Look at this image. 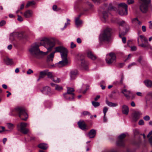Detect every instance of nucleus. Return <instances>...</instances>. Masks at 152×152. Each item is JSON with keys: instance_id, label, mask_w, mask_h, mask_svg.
<instances>
[{"instance_id": "1", "label": "nucleus", "mask_w": 152, "mask_h": 152, "mask_svg": "<svg viewBox=\"0 0 152 152\" xmlns=\"http://www.w3.org/2000/svg\"><path fill=\"white\" fill-rule=\"evenodd\" d=\"M40 41L39 44V45L43 46L47 49V51L44 52L39 50V58L41 55L45 56L48 53L51 51L56 45L57 40L54 38L43 37L40 39Z\"/></svg>"}, {"instance_id": "2", "label": "nucleus", "mask_w": 152, "mask_h": 152, "mask_svg": "<svg viewBox=\"0 0 152 152\" xmlns=\"http://www.w3.org/2000/svg\"><path fill=\"white\" fill-rule=\"evenodd\" d=\"M55 53L59 52L61 53L62 60L56 64V66L60 67L66 65L68 63L67 59L68 51L67 49L63 47L60 46L55 48Z\"/></svg>"}, {"instance_id": "3", "label": "nucleus", "mask_w": 152, "mask_h": 152, "mask_svg": "<svg viewBox=\"0 0 152 152\" xmlns=\"http://www.w3.org/2000/svg\"><path fill=\"white\" fill-rule=\"evenodd\" d=\"M18 114L20 118L23 120L26 121L28 118V115L22 108L17 107L12 110L9 113L11 115H16Z\"/></svg>"}, {"instance_id": "4", "label": "nucleus", "mask_w": 152, "mask_h": 152, "mask_svg": "<svg viewBox=\"0 0 152 152\" xmlns=\"http://www.w3.org/2000/svg\"><path fill=\"white\" fill-rule=\"evenodd\" d=\"M138 45L146 49H152L151 46L148 43L147 39L143 35H140L137 38Z\"/></svg>"}, {"instance_id": "5", "label": "nucleus", "mask_w": 152, "mask_h": 152, "mask_svg": "<svg viewBox=\"0 0 152 152\" xmlns=\"http://www.w3.org/2000/svg\"><path fill=\"white\" fill-rule=\"evenodd\" d=\"M111 29L108 28H106L100 35L99 40L101 41L109 42L111 39Z\"/></svg>"}, {"instance_id": "6", "label": "nucleus", "mask_w": 152, "mask_h": 152, "mask_svg": "<svg viewBox=\"0 0 152 152\" xmlns=\"http://www.w3.org/2000/svg\"><path fill=\"white\" fill-rule=\"evenodd\" d=\"M30 54L33 57L38 58V43L35 42L32 44L28 49Z\"/></svg>"}, {"instance_id": "7", "label": "nucleus", "mask_w": 152, "mask_h": 152, "mask_svg": "<svg viewBox=\"0 0 152 152\" xmlns=\"http://www.w3.org/2000/svg\"><path fill=\"white\" fill-rule=\"evenodd\" d=\"M29 125V124L26 123H20L17 125L18 129L21 133L26 134L29 132V129L26 128V127H28Z\"/></svg>"}, {"instance_id": "8", "label": "nucleus", "mask_w": 152, "mask_h": 152, "mask_svg": "<svg viewBox=\"0 0 152 152\" xmlns=\"http://www.w3.org/2000/svg\"><path fill=\"white\" fill-rule=\"evenodd\" d=\"M142 3L140 6L141 11L143 13L147 12L148 10V4L151 2V0H141Z\"/></svg>"}, {"instance_id": "9", "label": "nucleus", "mask_w": 152, "mask_h": 152, "mask_svg": "<svg viewBox=\"0 0 152 152\" xmlns=\"http://www.w3.org/2000/svg\"><path fill=\"white\" fill-rule=\"evenodd\" d=\"M116 58V57L115 54L113 53H111L106 55L105 60L106 63L110 64L115 62Z\"/></svg>"}, {"instance_id": "10", "label": "nucleus", "mask_w": 152, "mask_h": 152, "mask_svg": "<svg viewBox=\"0 0 152 152\" xmlns=\"http://www.w3.org/2000/svg\"><path fill=\"white\" fill-rule=\"evenodd\" d=\"M40 91L42 93L49 96H51L54 94L53 91H52L51 88L48 86L43 87L40 89Z\"/></svg>"}, {"instance_id": "11", "label": "nucleus", "mask_w": 152, "mask_h": 152, "mask_svg": "<svg viewBox=\"0 0 152 152\" xmlns=\"http://www.w3.org/2000/svg\"><path fill=\"white\" fill-rule=\"evenodd\" d=\"M126 98L128 99H133L135 97V94L131 91L125 89L121 91Z\"/></svg>"}, {"instance_id": "12", "label": "nucleus", "mask_w": 152, "mask_h": 152, "mask_svg": "<svg viewBox=\"0 0 152 152\" xmlns=\"http://www.w3.org/2000/svg\"><path fill=\"white\" fill-rule=\"evenodd\" d=\"M126 135L124 133L122 134L118 137V140L116 142L117 145L118 146H124V139L126 137Z\"/></svg>"}, {"instance_id": "13", "label": "nucleus", "mask_w": 152, "mask_h": 152, "mask_svg": "<svg viewBox=\"0 0 152 152\" xmlns=\"http://www.w3.org/2000/svg\"><path fill=\"white\" fill-rule=\"evenodd\" d=\"M79 127L82 130H87L88 128L84 121L83 120H80L77 123Z\"/></svg>"}, {"instance_id": "14", "label": "nucleus", "mask_w": 152, "mask_h": 152, "mask_svg": "<svg viewBox=\"0 0 152 152\" xmlns=\"http://www.w3.org/2000/svg\"><path fill=\"white\" fill-rule=\"evenodd\" d=\"M78 71L77 70H72L70 73V77L71 80H75L78 75Z\"/></svg>"}, {"instance_id": "15", "label": "nucleus", "mask_w": 152, "mask_h": 152, "mask_svg": "<svg viewBox=\"0 0 152 152\" xmlns=\"http://www.w3.org/2000/svg\"><path fill=\"white\" fill-rule=\"evenodd\" d=\"M122 111L123 114L126 115H128L129 111L128 107L125 104L123 105L122 107Z\"/></svg>"}, {"instance_id": "16", "label": "nucleus", "mask_w": 152, "mask_h": 152, "mask_svg": "<svg viewBox=\"0 0 152 152\" xmlns=\"http://www.w3.org/2000/svg\"><path fill=\"white\" fill-rule=\"evenodd\" d=\"M96 134V131L94 129H92L90 131L87 135L90 138H93L95 137Z\"/></svg>"}, {"instance_id": "17", "label": "nucleus", "mask_w": 152, "mask_h": 152, "mask_svg": "<svg viewBox=\"0 0 152 152\" xmlns=\"http://www.w3.org/2000/svg\"><path fill=\"white\" fill-rule=\"evenodd\" d=\"M52 102L49 100H45L43 103V104L45 108H50L52 105Z\"/></svg>"}, {"instance_id": "18", "label": "nucleus", "mask_w": 152, "mask_h": 152, "mask_svg": "<svg viewBox=\"0 0 152 152\" xmlns=\"http://www.w3.org/2000/svg\"><path fill=\"white\" fill-rule=\"evenodd\" d=\"M56 53L55 51L51 52L48 55L47 57V61H52L54 57V54Z\"/></svg>"}, {"instance_id": "19", "label": "nucleus", "mask_w": 152, "mask_h": 152, "mask_svg": "<svg viewBox=\"0 0 152 152\" xmlns=\"http://www.w3.org/2000/svg\"><path fill=\"white\" fill-rule=\"evenodd\" d=\"M87 54L88 57L93 60H95L96 58V56L91 51H88Z\"/></svg>"}, {"instance_id": "20", "label": "nucleus", "mask_w": 152, "mask_h": 152, "mask_svg": "<svg viewBox=\"0 0 152 152\" xmlns=\"http://www.w3.org/2000/svg\"><path fill=\"white\" fill-rule=\"evenodd\" d=\"M142 114V113L139 111L134 112L133 114V118L134 121H137Z\"/></svg>"}, {"instance_id": "21", "label": "nucleus", "mask_w": 152, "mask_h": 152, "mask_svg": "<svg viewBox=\"0 0 152 152\" xmlns=\"http://www.w3.org/2000/svg\"><path fill=\"white\" fill-rule=\"evenodd\" d=\"M118 13L121 15H127V9H118Z\"/></svg>"}, {"instance_id": "22", "label": "nucleus", "mask_w": 152, "mask_h": 152, "mask_svg": "<svg viewBox=\"0 0 152 152\" xmlns=\"http://www.w3.org/2000/svg\"><path fill=\"white\" fill-rule=\"evenodd\" d=\"M4 63L7 65H12L13 64V62L12 59H11L8 57H6L4 59Z\"/></svg>"}, {"instance_id": "23", "label": "nucleus", "mask_w": 152, "mask_h": 152, "mask_svg": "<svg viewBox=\"0 0 152 152\" xmlns=\"http://www.w3.org/2000/svg\"><path fill=\"white\" fill-rule=\"evenodd\" d=\"M145 85L148 87H152V81L149 80H146L144 81Z\"/></svg>"}, {"instance_id": "24", "label": "nucleus", "mask_w": 152, "mask_h": 152, "mask_svg": "<svg viewBox=\"0 0 152 152\" xmlns=\"http://www.w3.org/2000/svg\"><path fill=\"white\" fill-rule=\"evenodd\" d=\"M67 93L71 94L72 96V98L74 99L75 95L73 92L74 91V89L72 88L68 87L67 88Z\"/></svg>"}, {"instance_id": "25", "label": "nucleus", "mask_w": 152, "mask_h": 152, "mask_svg": "<svg viewBox=\"0 0 152 152\" xmlns=\"http://www.w3.org/2000/svg\"><path fill=\"white\" fill-rule=\"evenodd\" d=\"M32 12L31 11L28 10L24 12V16L26 18H28L32 16Z\"/></svg>"}, {"instance_id": "26", "label": "nucleus", "mask_w": 152, "mask_h": 152, "mask_svg": "<svg viewBox=\"0 0 152 152\" xmlns=\"http://www.w3.org/2000/svg\"><path fill=\"white\" fill-rule=\"evenodd\" d=\"M118 6L119 9H127V5L124 3H121L118 4Z\"/></svg>"}, {"instance_id": "27", "label": "nucleus", "mask_w": 152, "mask_h": 152, "mask_svg": "<svg viewBox=\"0 0 152 152\" xmlns=\"http://www.w3.org/2000/svg\"><path fill=\"white\" fill-rule=\"evenodd\" d=\"M108 14L107 12L104 11L103 13V17L102 18V20L104 22H106L107 20Z\"/></svg>"}, {"instance_id": "28", "label": "nucleus", "mask_w": 152, "mask_h": 152, "mask_svg": "<svg viewBox=\"0 0 152 152\" xmlns=\"http://www.w3.org/2000/svg\"><path fill=\"white\" fill-rule=\"evenodd\" d=\"M48 147L47 144L45 143H41L39 144V148L43 150H46Z\"/></svg>"}, {"instance_id": "29", "label": "nucleus", "mask_w": 152, "mask_h": 152, "mask_svg": "<svg viewBox=\"0 0 152 152\" xmlns=\"http://www.w3.org/2000/svg\"><path fill=\"white\" fill-rule=\"evenodd\" d=\"M106 104L109 106L111 107H114L118 106V104L117 103H113L109 101L107 99L106 100Z\"/></svg>"}, {"instance_id": "30", "label": "nucleus", "mask_w": 152, "mask_h": 152, "mask_svg": "<svg viewBox=\"0 0 152 152\" xmlns=\"http://www.w3.org/2000/svg\"><path fill=\"white\" fill-rule=\"evenodd\" d=\"M81 66L83 68L86 70H87L88 69L87 64L86 62L84 60H82L81 61Z\"/></svg>"}, {"instance_id": "31", "label": "nucleus", "mask_w": 152, "mask_h": 152, "mask_svg": "<svg viewBox=\"0 0 152 152\" xmlns=\"http://www.w3.org/2000/svg\"><path fill=\"white\" fill-rule=\"evenodd\" d=\"M124 79V76L122 74L121 75V79L120 81H115L113 83L116 85H122L123 84V82Z\"/></svg>"}, {"instance_id": "32", "label": "nucleus", "mask_w": 152, "mask_h": 152, "mask_svg": "<svg viewBox=\"0 0 152 152\" xmlns=\"http://www.w3.org/2000/svg\"><path fill=\"white\" fill-rule=\"evenodd\" d=\"M64 97L66 99L72 100L74 99L72 98V96L71 94L67 93L64 94Z\"/></svg>"}, {"instance_id": "33", "label": "nucleus", "mask_w": 152, "mask_h": 152, "mask_svg": "<svg viewBox=\"0 0 152 152\" xmlns=\"http://www.w3.org/2000/svg\"><path fill=\"white\" fill-rule=\"evenodd\" d=\"M15 35L19 39H21L24 37V34L23 33L15 32Z\"/></svg>"}, {"instance_id": "34", "label": "nucleus", "mask_w": 152, "mask_h": 152, "mask_svg": "<svg viewBox=\"0 0 152 152\" xmlns=\"http://www.w3.org/2000/svg\"><path fill=\"white\" fill-rule=\"evenodd\" d=\"M48 69H46L40 72L39 78H43L46 75L47 73L48 72Z\"/></svg>"}, {"instance_id": "35", "label": "nucleus", "mask_w": 152, "mask_h": 152, "mask_svg": "<svg viewBox=\"0 0 152 152\" xmlns=\"http://www.w3.org/2000/svg\"><path fill=\"white\" fill-rule=\"evenodd\" d=\"M7 126L9 130H6V131H11L13 129L14 127V125L13 124L10 123L7 124Z\"/></svg>"}, {"instance_id": "36", "label": "nucleus", "mask_w": 152, "mask_h": 152, "mask_svg": "<svg viewBox=\"0 0 152 152\" xmlns=\"http://www.w3.org/2000/svg\"><path fill=\"white\" fill-rule=\"evenodd\" d=\"M80 16V15H79V16L77 17L75 19V24L77 26H79L82 23V21L79 20Z\"/></svg>"}, {"instance_id": "37", "label": "nucleus", "mask_w": 152, "mask_h": 152, "mask_svg": "<svg viewBox=\"0 0 152 152\" xmlns=\"http://www.w3.org/2000/svg\"><path fill=\"white\" fill-rule=\"evenodd\" d=\"M35 4V2L34 1H28L27 3L26 7V8L29 6H32Z\"/></svg>"}, {"instance_id": "38", "label": "nucleus", "mask_w": 152, "mask_h": 152, "mask_svg": "<svg viewBox=\"0 0 152 152\" xmlns=\"http://www.w3.org/2000/svg\"><path fill=\"white\" fill-rule=\"evenodd\" d=\"M15 34V32L11 33L10 35V40L11 42H13L15 40V37L16 36Z\"/></svg>"}, {"instance_id": "39", "label": "nucleus", "mask_w": 152, "mask_h": 152, "mask_svg": "<svg viewBox=\"0 0 152 152\" xmlns=\"http://www.w3.org/2000/svg\"><path fill=\"white\" fill-rule=\"evenodd\" d=\"M63 87L59 85H57L56 86V87H55V90L58 91H60L61 90H63Z\"/></svg>"}, {"instance_id": "40", "label": "nucleus", "mask_w": 152, "mask_h": 152, "mask_svg": "<svg viewBox=\"0 0 152 152\" xmlns=\"http://www.w3.org/2000/svg\"><path fill=\"white\" fill-rule=\"evenodd\" d=\"M52 80L53 82L56 83H59L61 81L60 79L58 77H53Z\"/></svg>"}, {"instance_id": "41", "label": "nucleus", "mask_w": 152, "mask_h": 152, "mask_svg": "<svg viewBox=\"0 0 152 152\" xmlns=\"http://www.w3.org/2000/svg\"><path fill=\"white\" fill-rule=\"evenodd\" d=\"M48 76V77L50 78L52 80L53 78V74L52 72H49L48 70V72L47 74V75Z\"/></svg>"}, {"instance_id": "42", "label": "nucleus", "mask_w": 152, "mask_h": 152, "mask_svg": "<svg viewBox=\"0 0 152 152\" xmlns=\"http://www.w3.org/2000/svg\"><path fill=\"white\" fill-rule=\"evenodd\" d=\"M132 22L136 23H138V25H141L142 24V23L137 18H135L133 19L132 20Z\"/></svg>"}, {"instance_id": "43", "label": "nucleus", "mask_w": 152, "mask_h": 152, "mask_svg": "<svg viewBox=\"0 0 152 152\" xmlns=\"http://www.w3.org/2000/svg\"><path fill=\"white\" fill-rule=\"evenodd\" d=\"M92 104L95 107L99 106L100 105L99 102L94 101H92Z\"/></svg>"}, {"instance_id": "44", "label": "nucleus", "mask_w": 152, "mask_h": 152, "mask_svg": "<svg viewBox=\"0 0 152 152\" xmlns=\"http://www.w3.org/2000/svg\"><path fill=\"white\" fill-rule=\"evenodd\" d=\"M35 140V137L34 136L32 135L31 136H29L28 139L27 140L28 141H34Z\"/></svg>"}, {"instance_id": "45", "label": "nucleus", "mask_w": 152, "mask_h": 152, "mask_svg": "<svg viewBox=\"0 0 152 152\" xmlns=\"http://www.w3.org/2000/svg\"><path fill=\"white\" fill-rule=\"evenodd\" d=\"M108 110V108L107 107H104L103 109V112L104 116L106 115V113Z\"/></svg>"}, {"instance_id": "46", "label": "nucleus", "mask_w": 152, "mask_h": 152, "mask_svg": "<svg viewBox=\"0 0 152 152\" xmlns=\"http://www.w3.org/2000/svg\"><path fill=\"white\" fill-rule=\"evenodd\" d=\"M53 9L54 11H58L60 10L59 9L57 8V7L56 5H54L53 7Z\"/></svg>"}, {"instance_id": "47", "label": "nucleus", "mask_w": 152, "mask_h": 152, "mask_svg": "<svg viewBox=\"0 0 152 152\" xmlns=\"http://www.w3.org/2000/svg\"><path fill=\"white\" fill-rule=\"evenodd\" d=\"M6 24V21L4 20H2L0 22V26H2Z\"/></svg>"}, {"instance_id": "48", "label": "nucleus", "mask_w": 152, "mask_h": 152, "mask_svg": "<svg viewBox=\"0 0 152 152\" xmlns=\"http://www.w3.org/2000/svg\"><path fill=\"white\" fill-rule=\"evenodd\" d=\"M128 29L127 28H126V31L125 32H121V33H120L119 34V37H121V35H125L126 33V32L128 31Z\"/></svg>"}, {"instance_id": "49", "label": "nucleus", "mask_w": 152, "mask_h": 152, "mask_svg": "<svg viewBox=\"0 0 152 152\" xmlns=\"http://www.w3.org/2000/svg\"><path fill=\"white\" fill-rule=\"evenodd\" d=\"M33 72L32 70L31 69H29L26 72V73L28 75H30L31 73H32Z\"/></svg>"}, {"instance_id": "50", "label": "nucleus", "mask_w": 152, "mask_h": 152, "mask_svg": "<svg viewBox=\"0 0 152 152\" xmlns=\"http://www.w3.org/2000/svg\"><path fill=\"white\" fill-rule=\"evenodd\" d=\"M82 114L84 115H91L90 113L88 111H84L82 113Z\"/></svg>"}, {"instance_id": "51", "label": "nucleus", "mask_w": 152, "mask_h": 152, "mask_svg": "<svg viewBox=\"0 0 152 152\" xmlns=\"http://www.w3.org/2000/svg\"><path fill=\"white\" fill-rule=\"evenodd\" d=\"M134 134L135 135H137L139 134V132L138 130L135 129L133 130Z\"/></svg>"}, {"instance_id": "52", "label": "nucleus", "mask_w": 152, "mask_h": 152, "mask_svg": "<svg viewBox=\"0 0 152 152\" xmlns=\"http://www.w3.org/2000/svg\"><path fill=\"white\" fill-rule=\"evenodd\" d=\"M18 20L20 22L22 21H23V19L22 17L19 15H18Z\"/></svg>"}, {"instance_id": "53", "label": "nucleus", "mask_w": 152, "mask_h": 152, "mask_svg": "<svg viewBox=\"0 0 152 152\" xmlns=\"http://www.w3.org/2000/svg\"><path fill=\"white\" fill-rule=\"evenodd\" d=\"M143 119L145 121H148L150 120V117L148 115H146L143 118Z\"/></svg>"}, {"instance_id": "54", "label": "nucleus", "mask_w": 152, "mask_h": 152, "mask_svg": "<svg viewBox=\"0 0 152 152\" xmlns=\"http://www.w3.org/2000/svg\"><path fill=\"white\" fill-rule=\"evenodd\" d=\"M139 125H143L144 124V122L143 120H140L138 122Z\"/></svg>"}, {"instance_id": "55", "label": "nucleus", "mask_w": 152, "mask_h": 152, "mask_svg": "<svg viewBox=\"0 0 152 152\" xmlns=\"http://www.w3.org/2000/svg\"><path fill=\"white\" fill-rule=\"evenodd\" d=\"M76 47V44L74 43L73 42L71 43V48H74Z\"/></svg>"}, {"instance_id": "56", "label": "nucleus", "mask_w": 152, "mask_h": 152, "mask_svg": "<svg viewBox=\"0 0 152 152\" xmlns=\"http://www.w3.org/2000/svg\"><path fill=\"white\" fill-rule=\"evenodd\" d=\"M5 127L3 126L0 127V133L2 132L5 130Z\"/></svg>"}, {"instance_id": "57", "label": "nucleus", "mask_w": 152, "mask_h": 152, "mask_svg": "<svg viewBox=\"0 0 152 152\" xmlns=\"http://www.w3.org/2000/svg\"><path fill=\"white\" fill-rule=\"evenodd\" d=\"M131 48V50L133 51H135L137 49L136 47L135 46H132Z\"/></svg>"}, {"instance_id": "58", "label": "nucleus", "mask_w": 152, "mask_h": 152, "mask_svg": "<svg viewBox=\"0 0 152 152\" xmlns=\"http://www.w3.org/2000/svg\"><path fill=\"white\" fill-rule=\"evenodd\" d=\"M136 65V64L135 63H134V62L132 63H131V64H130L128 66V68H130L132 66H134V65Z\"/></svg>"}, {"instance_id": "59", "label": "nucleus", "mask_w": 152, "mask_h": 152, "mask_svg": "<svg viewBox=\"0 0 152 152\" xmlns=\"http://www.w3.org/2000/svg\"><path fill=\"white\" fill-rule=\"evenodd\" d=\"M125 22L124 21H122L119 23V24L121 26H124L125 24Z\"/></svg>"}, {"instance_id": "60", "label": "nucleus", "mask_w": 152, "mask_h": 152, "mask_svg": "<svg viewBox=\"0 0 152 152\" xmlns=\"http://www.w3.org/2000/svg\"><path fill=\"white\" fill-rule=\"evenodd\" d=\"M142 31L143 32H145L146 31V27L145 26H142Z\"/></svg>"}, {"instance_id": "61", "label": "nucleus", "mask_w": 152, "mask_h": 152, "mask_svg": "<svg viewBox=\"0 0 152 152\" xmlns=\"http://www.w3.org/2000/svg\"><path fill=\"white\" fill-rule=\"evenodd\" d=\"M149 141L151 145L152 146V136L149 138Z\"/></svg>"}, {"instance_id": "62", "label": "nucleus", "mask_w": 152, "mask_h": 152, "mask_svg": "<svg viewBox=\"0 0 152 152\" xmlns=\"http://www.w3.org/2000/svg\"><path fill=\"white\" fill-rule=\"evenodd\" d=\"M77 42L78 43L80 44L81 42L82 41L81 39L80 38H78L77 39Z\"/></svg>"}, {"instance_id": "63", "label": "nucleus", "mask_w": 152, "mask_h": 152, "mask_svg": "<svg viewBox=\"0 0 152 152\" xmlns=\"http://www.w3.org/2000/svg\"><path fill=\"white\" fill-rule=\"evenodd\" d=\"M128 3L129 4H130L133 3L134 2L133 0H128Z\"/></svg>"}, {"instance_id": "64", "label": "nucleus", "mask_w": 152, "mask_h": 152, "mask_svg": "<svg viewBox=\"0 0 152 152\" xmlns=\"http://www.w3.org/2000/svg\"><path fill=\"white\" fill-rule=\"evenodd\" d=\"M122 40L124 43H125L126 42V38L125 37L122 38Z\"/></svg>"}]
</instances>
